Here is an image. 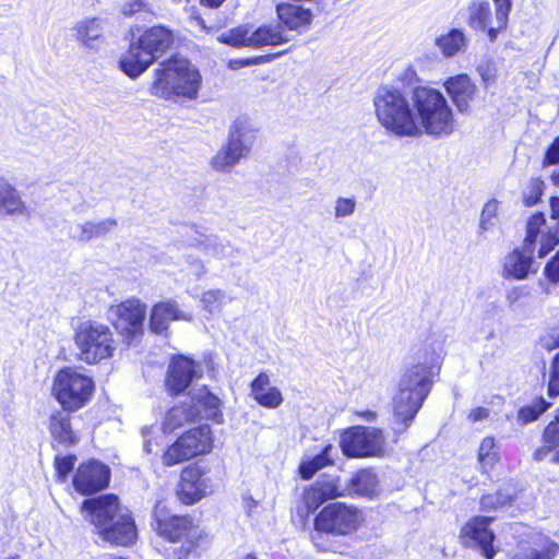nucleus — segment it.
<instances>
[{
	"instance_id": "nucleus-1",
	"label": "nucleus",
	"mask_w": 559,
	"mask_h": 559,
	"mask_svg": "<svg viewBox=\"0 0 559 559\" xmlns=\"http://www.w3.org/2000/svg\"><path fill=\"white\" fill-rule=\"evenodd\" d=\"M372 104L379 124L397 138H444L456 129L454 110L447 97L429 85L413 87L409 97L396 86L380 85Z\"/></svg>"
},
{
	"instance_id": "nucleus-2",
	"label": "nucleus",
	"mask_w": 559,
	"mask_h": 559,
	"mask_svg": "<svg viewBox=\"0 0 559 559\" xmlns=\"http://www.w3.org/2000/svg\"><path fill=\"white\" fill-rule=\"evenodd\" d=\"M432 369L426 364L407 367L393 396V431L403 435L412 425L432 385Z\"/></svg>"
},
{
	"instance_id": "nucleus-3",
	"label": "nucleus",
	"mask_w": 559,
	"mask_h": 559,
	"mask_svg": "<svg viewBox=\"0 0 559 559\" xmlns=\"http://www.w3.org/2000/svg\"><path fill=\"white\" fill-rule=\"evenodd\" d=\"M82 510L88 512L99 536L114 545L128 546L136 539V528L131 516L123 512L114 495L87 499Z\"/></svg>"
},
{
	"instance_id": "nucleus-4",
	"label": "nucleus",
	"mask_w": 559,
	"mask_h": 559,
	"mask_svg": "<svg viewBox=\"0 0 559 559\" xmlns=\"http://www.w3.org/2000/svg\"><path fill=\"white\" fill-rule=\"evenodd\" d=\"M201 85L202 76L189 60L170 58L154 70L148 91L153 96L167 100H193L198 97Z\"/></svg>"
},
{
	"instance_id": "nucleus-5",
	"label": "nucleus",
	"mask_w": 559,
	"mask_h": 559,
	"mask_svg": "<svg viewBox=\"0 0 559 559\" xmlns=\"http://www.w3.org/2000/svg\"><path fill=\"white\" fill-rule=\"evenodd\" d=\"M154 528L169 542L183 540L180 546L173 547L174 559H200L210 544L209 535L187 516H169L165 507L157 503L154 508Z\"/></svg>"
},
{
	"instance_id": "nucleus-6",
	"label": "nucleus",
	"mask_w": 559,
	"mask_h": 559,
	"mask_svg": "<svg viewBox=\"0 0 559 559\" xmlns=\"http://www.w3.org/2000/svg\"><path fill=\"white\" fill-rule=\"evenodd\" d=\"M94 392L92 377L75 368L64 367L53 377L51 395L66 412H76L86 406Z\"/></svg>"
},
{
	"instance_id": "nucleus-7",
	"label": "nucleus",
	"mask_w": 559,
	"mask_h": 559,
	"mask_svg": "<svg viewBox=\"0 0 559 559\" xmlns=\"http://www.w3.org/2000/svg\"><path fill=\"white\" fill-rule=\"evenodd\" d=\"M74 343L79 359L90 365L112 357L116 349L111 330L96 321L82 322L75 331Z\"/></svg>"
},
{
	"instance_id": "nucleus-8",
	"label": "nucleus",
	"mask_w": 559,
	"mask_h": 559,
	"mask_svg": "<svg viewBox=\"0 0 559 559\" xmlns=\"http://www.w3.org/2000/svg\"><path fill=\"white\" fill-rule=\"evenodd\" d=\"M257 130L246 120L238 119L230 127L228 141L211 159L217 171L228 173L247 157L255 142Z\"/></svg>"
},
{
	"instance_id": "nucleus-9",
	"label": "nucleus",
	"mask_w": 559,
	"mask_h": 559,
	"mask_svg": "<svg viewBox=\"0 0 559 559\" xmlns=\"http://www.w3.org/2000/svg\"><path fill=\"white\" fill-rule=\"evenodd\" d=\"M213 448V437L210 426L202 425L180 436L167 448L163 463L173 466L209 453Z\"/></svg>"
},
{
	"instance_id": "nucleus-10",
	"label": "nucleus",
	"mask_w": 559,
	"mask_h": 559,
	"mask_svg": "<svg viewBox=\"0 0 559 559\" xmlns=\"http://www.w3.org/2000/svg\"><path fill=\"white\" fill-rule=\"evenodd\" d=\"M384 445L383 431L376 427H352L341 438V449L348 457L383 456Z\"/></svg>"
},
{
	"instance_id": "nucleus-11",
	"label": "nucleus",
	"mask_w": 559,
	"mask_h": 559,
	"mask_svg": "<svg viewBox=\"0 0 559 559\" xmlns=\"http://www.w3.org/2000/svg\"><path fill=\"white\" fill-rule=\"evenodd\" d=\"M219 40L234 47H250L259 49L265 46H277L288 39L280 25H261L253 28L251 25H240L219 36Z\"/></svg>"
},
{
	"instance_id": "nucleus-12",
	"label": "nucleus",
	"mask_w": 559,
	"mask_h": 559,
	"mask_svg": "<svg viewBox=\"0 0 559 559\" xmlns=\"http://www.w3.org/2000/svg\"><path fill=\"white\" fill-rule=\"evenodd\" d=\"M493 2L496 4L495 19L491 17V9L488 1H474L468 9V23L471 27L487 32L490 41H493L498 33L507 26L511 10L510 0H493Z\"/></svg>"
},
{
	"instance_id": "nucleus-13",
	"label": "nucleus",
	"mask_w": 559,
	"mask_h": 559,
	"mask_svg": "<svg viewBox=\"0 0 559 559\" xmlns=\"http://www.w3.org/2000/svg\"><path fill=\"white\" fill-rule=\"evenodd\" d=\"M146 307L136 298L127 299L109 308V319L117 332L131 341L142 333Z\"/></svg>"
},
{
	"instance_id": "nucleus-14",
	"label": "nucleus",
	"mask_w": 559,
	"mask_h": 559,
	"mask_svg": "<svg viewBox=\"0 0 559 559\" xmlns=\"http://www.w3.org/2000/svg\"><path fill=\"white\" fill-rule=\"evenodd\" d=\"M359 523V513L356 509L342 503H332L325 507L316 518V530L344 535L356 530Z\"/></svg>"
},
{
	"instance_id": "nucleus-15",
	"label": "nucleus",
	"mask_w": 559,
	"mask_h": 559,
	"mask_svg": "<svg viewBox=\"0 0 559 559\" xmlns=\"http://www.w3.org/2000/svg\"><path fill=\"white\" fill-rule=\"evenodd\" d=\"M180 478L177 496L185 504H193L212 492V481L199 466L186 467Z\"/></svg>"
},
{
	"instance_id": "nucleus-16",
	"label": "nucleus",
	"mask_w": 559,
	"mask_h": 559,
	"mask_svg": "<svg viewBox=\"0 0 559 559\" xmlns=\"http://www.w3.org/2000/svg\"><path fill=\"white\" fill-rule=\"evenodd\" d=\"M491 520V518L476 516L468 521L461 532L462 543L469 547L480 548L486 559H492L496 555L492 547L495 534L488 528Z\"/></svg>"
},
{
	"instance_id": "nucleus-17",
	"label": "nucleus",
	"mask_w": 559,
	"mask_h": 559,
	"mask_svg": "<svg viewBox=\"0 0 559 559\" xmlns=\"http://www.w3.org/2000/svg\"><path fill=\"white\" fill-rule=\"evenodd\" d=\"M109 468L97 461L81 464L75 473L73 485L82 495H92L107 487L109 483Z\"/></svg>"
},
{
	"instance_id": "nucleus-18",
	"label": "nucleus",
	"mask_w": 559,
	"mask_h": 559,
	"mask_svg": "<svg viewBox=\"0 0 559 559\" xmlns=\"http://www.w3.org/2000/svg\"><path fill=\"white\" fill-rule=\"evenodd\" d=\"M443 87L457 112L463 115L472 112L478 88L467 74L448 78L443 82Z\"/></svg>"
},
{
	"instance_id": "nucleus-19",
	"label": "nucleus",
	"mask_w": 559,
	"mask_h": 559,
	"mask_svg": "<svg viewBox=\"0 0 559 559\" xmlns=\"http://www.w3.org/2000/svg\"><path fill=\"white\" fill-rule=\"evenodd\" d=\"M347 491L340 485V477L322 475L312 486L306 489L304 502L308 512L317 510L326 500L342 497Z\"/></svg>"
},
{
	"instance_id": "nucleus-20",
	"label": "nucleus",
	"mask_w": 559,
	"mask_h": 559,
	"mask_svg": "<svg viewBox=\"0 0 559 559\" xmlns=\"http://www.w3.org/2000/svg\"><path fill=\"white\" fill-rule=\"evenodd\" d=\"M199 376L197 365L192 359L185 356L174 358L168 367L166 378L168 392L173 395L183 392Z\"/></svg>"
},
{
	"instance_id": "nucleus-21",
	"label": "nucleus",
	"mask_w": 559,
	"mask_h": 559,
	"mask_svg": "<svg viewBox=\"0 0 559 559\" xmlns=\"http://www.w3.org/2000/svg\"><path fill=\"white\" fill-rule=\"evenodd\" d=\"M192 314L180 309L175 301L168 300L153 306L150 313V330L162 334L169 328L171 321H191Z\"/></svg>"
},
{
	"instance_id": "nucleus-22",
	"label": "nucleus",
	"mask_w": 559,
	"mask_h": 559,
	"mask_svg": "<svg viewBox=\"0 0 559 559\" xmlns=\"http://www.w3.org/2000/svg\"><path fill=\"white\" fill-rule=\"evenodd\" d=\"M154 60L135 39L131 41L129 49L120 57L119 66L126 75L135 79L144 73Z\"/></svg>"
},
{
	"instance_id": "nucleus-23",
	"label": "nucleus",
	"mask_w": 559,
	"mask_h": 559,
	"mask_svg": "<svg viewBox=\"0 0 559 559\" xmlns=\"http://www.w3.org/2000/svg\"><path fill=\"white\" fill-rule=\"evenodd\" d=\"M559 546L543 534L532 537L531 542L521 543L519 550L509 557V559H554Z\"/></svg>"
},
{
	"instance_id": "nucleus-24",
	"label": "nucleus",
	"mask_w": 559,
	"mask_h": 559,
	"mask_svg": "<svg viewBox=\"0 0 559 559\" xmlns=\"http://www.w3.org/2000/svg\"><path fill=\"white\" fill-rule=\"evenodd\" d=\"M136 40L154 59H157L173 45L174 34L169 28L156 25L147 28Z\"/></svg>"
},
{
	"instance_id": "nucleus-25",
	"label": "nucleus",
	"mask_w": 559,
	"mask_h": 559,
	"mask_svg": "<svg viewBox=\"0 0 559 559\" xmlns=\"http://www.w3.org/2000/svg\"><path fill=\"white\" fill-rule=\"evenodd\" d=\"M48 429L53 443L70 448L79 442V438L71 427V417L63 409L56 411L50 415Z\"/></svg>"
},
{
	"instance_id": "nucleus-26",
	"label": "nucleus",
	"mask_w": 559,
	"mask_h": 559,
	"mask_svg": "<svg viewBox=\"0 0 559 559\" xmlns=\"http://www.w3.org/2000/svg\"><path fill=\"white\" fill-rule=\"evenodd\" d=\"M28 214L26 203L20 192L8 181L0 179V217L24 216Z\"/></svg>"
},
{
	"instance_id": "nucleus-27",
	"label": "nucleus",
	"mask_w": 559,
	"mask_h": 559,
	"mask_svg": "<svg viewBox=\"0 0 559 559\" xmlns=\"http://www.w3.org/2000/svg\"><path fill=\"white\" fill-rule=\"evenodd\" d=\"M192 407L197 412V417H201L216 423L223 421V414L221 412V400L211 393L206 386L197 389L192 394Z\"/></svg>"
},
{
	"instance_id": "nucleus-28",
	"label": "nucleus",
	"mask_w": 559,
	"mask_h": 559,
	"mask_svg": "<svg viewBox=\"0 0 559 559\" xmlns=\"http://www.w3.org/2000/svg\"><path fill=\"white\" fill-rule=\"evenodd\" d=\"M117 226L115 218H105L98 222L87 221L76 224L72 229V238L79 241H90L100 238L114 230Z\"/></svg>"
},
{
	"instance_id": "nucleus-29",
	"label": "nucleus",
	"mask_w": 559,
	"mask_h": 559,
	"mask_svg": "<svg viewBox=\"0 0 559 559\" xmlns=\"http://www.w3.org/2000/svg\"><path fill=\"white\" fill-rule=\"evenodd\" d=\"M278 19L290 29H299L310 24L312 13L297 4L283 3L276 8Z\"/></svg>"
},
{
	"instance_id": "nucleus-30",
	"label": "nucleus",
	"mask_w": 559,
	"mask_h": 559,
	"mask_svg": "<svg viewBox=\"0 0 559 559\" xmlns=\"http://www.w3.org/2000/svg\"><path fill=\"white\" fill-rule=\"evenodd\" d=\"M524 251L514 250L506 257L503 271L507 276L523 280L530 274L533 264L531 257L533 250L531 249V252H528L524 249Z\"/></svg>"
},
{
	"instance_id": "nucleus-31",
	"label": "nucleus",
	"mask_w": 559,
	"mask_h": 559,
	"mask_svg": "<svg viewBox=\"0 0 559 559\" xmlns=\"http://www.w3.org/2000/svg\"><path fill=\"white\" fill-rule=\"evenodd\" d=\"M435 44L444 57L451 58L465 52L468 40L462 29L452 28L437 37Z\"/></svg>"
},
{
	"instance_id": "nucleus-32",
	"label": "nucleus",
	"mask_w": 559,
	"mask_h": 559,
	"mask_svg": "<svg viewBox=\"0 0 559 559\" xmlns=\"http://www.w3.org/2000/svg\"><path fill=\"white\" fill-rule=\"evenodd\" d=\"M74 37L86 47H94L104 32V22L99 19H85L78 22L74 27Z\"/></svg>"
},
{
	"instance_id": "nucleus-33",
	"label": "nucleus",
	"mask_w": 559,
	"mask_h": 559,
	"mask_svg": "<svg viewBox=\"0 0 559 559\" xmlns=\"http://www.w3.org/2000/svg\"><path fill=\"white\" fill-rule=\"evenodd\" d=\"M378 484L377 475L371 469H361L352 477L346 489L358 496L371 497L377 493Z\"/></svg>"
},
{
	"instance_id": "nucleus-34",
	"label": "nucleus",
	"mask_w": 559,
	"mask_h": 559,
	"mask_svg": "<svg viewBox=\"0 0 559 559\" xmlns=\"http://www.w3.org/2000/svg\"><path fill=\"white\" fill-rule=\"evenodd\" d=\"M195 419L197 412L192 406H188L186 404L175 406L166 414L163 423V429L165 432H173Z\"/></svg>"
},
{
	"instance_id": "nucleus-35",
	"label": "nucleus",
	"mask_w": 559,
	"mask_h": 559,
	"mask_svg": "<svg viewBox=\"0 0 559 559\" xmlns=\"http://www.w3.org/2000/svg\"><path fill=\"white\" fill-rule=\"evenodd\" d=\"M334 452L336 450L332 445H326L320 454L302 461L299 466L300 476L304 479H310L319 469L332 465Z\"/></svg>"
},
{
	"instance_id": "nucleus-36",
	"label": "nucleus",
	"mask_w": 559,
	"mask_h": 559,
	"mask_svg": "<svg viewBox=\"0 0 559 559\" xmlns=\"http://www.w3.org/2000/svg\"><path fill=\"white\" fill-rule=\"evenodd\" d=\"M201 247L205 254L216 259L229 258L234 251V248L229 241L213 236L203 240L201 242Z\"/></svg>"
},
{
	"instance_id": "nucleus-37",
	"label": "nucleus",
	"mask_w": 559,
	"mask_h": 559,
	"mask_svg": "<svg viewBox=\"0 0 559 559\" xmlns=\"http://www.w3.org/2000/svg\"><path fill=\"white\" fill-rule=\"evenodd\" d=\"M499 456L496 449L495 438H484L478 450V462L481 465L483 471L487 472L491 469L497 464Z\"/></svg>"
},
{
	"instance_id": "nucleus-38",
	"label": "nucleus",
	"mask_w": 559,
	"mask_h": 559,
	"mask_svg": "<svg viewBox=\"0 0 559 559\" xmlns=\"http://www.w3.org/2000/svg\"><path fill=\"white\" fill-rule=\"evenodd\" d=\"M229 300L230 298L222 289H210L201 296L202 308L209 313L218 312Z\"/></svg>"
},
{
	"instance_id": "nucleus-39",
	"label": "nucleus",
	"mask_w": 559,
	"mask_h": 559,
	"mask_svg": "<svg viewBox=\"0 0 559 559\" xmlns=\"http://www.w3.org/2000/svg\"><path fill=\"white\" fill-rule=\"evenodd\" d=\"M499 202L489 200L483 207L480 214L479 228L481 231L492 230L499 223L498 217Z\"/></svg>"
},
{
	"instance_id": "nucleus-40",
	"label": "nucleus",
	"mask_w": 559,
	"mask_h": 559,
	"mask_svg": "<svg viewBox=\"0 0 559 559\" xmlns=\"http://www.w3.org/2000/svg\"><path fill=\"white\" fill-rule=\"evenodd\" d=\"M545 216L543 213H537V214H534L528 223H527V228H526V237L524 239V245H523V248L531 252V248L533 247V245H535L537 242V239H538V236H539V233H540V228L545 225Z\"/></svg>"
},
{
	"instance_id": "nucleus-41",
	"label": "nucleus",
	"mask_w": 559,
	"mask_h": 559,
	"mask_svg": "<svg viewBox=\"0 0 559 559\" xmlns=\"http://www.w3.org/2000/svg\"><path fill=\"white\" fill-rule=\"evenodd\" d=\"M548 406L549 404L543 397H539L532 404L522 407L519 411L518 419L524 425L534 421L548 408Z\"/></svg>"
},
{
	"instance_id": "nucleus-42",
	"label": "nucleus",
	"mask_w": 559,
	"mask_h": 559,
	"mask_svg": "<svg viewBox=\"0 0 559 559\" xmlns=\"http://www.w3.org/2000/svg\"><path fill=\"white\" fill-rule=\"evenodd\" d=\"M512 500V493L510 490L503 489L496 493L484 495L480 500V504L484 510L491 511L506 507Z\"/></svg>"
},
{
	"instance_id": "nucleus-43",
	"label": "nucleus",
	"mask_w": 559,
	"mask_h": 559,
	"mask_svg": "<svg viewBox=\"0 0 559 559\" xmlns=\"http://www.w3.org/2000/svg\"><path fill=\"white\" fill-rule=\"evenodd\" d=\"M357 201L354 197H338L334 201L333 215L336 221L354 215Z\"/></svg>"
},
{
	"instance_id": "nucleus-44",
	"label": "nucleus",
	"mask_w": 559,
	"mask_h": 559,
	"mask_svg": "<svg viewBox=\"0 0 559 559\" xmlns=\"http://www.w3.org/2000/svg\"><path fill=\"white\" fill-rule=\"evenodd\" d=\"M75 462H76L75 455L70 454V455H66V456H60V455L56 456L55 466H56V471H57L58 480H60L62 483L66 481L68 475L70 474V472H72Z\"/></svg>"
},
{
	"instance_id": "nucleus-45",
	"label": "nucleus",
	"mask_w": 559,
	"mask_h": 559,
	"mask_svg": "<svg viewBox=\"0 0 559 559\" xmlns=\"http://www.w3.org/2000/svg\"><path fill=\"white\" fill-rule=\"evenodd\" d=\"M120 12L124 16H132L141 12L153 13V9L152 4L145 0H126L120 7Z\"/></svg>"
},
{
	"instance_id": "nucleus-46",
	"label": "nucleus",
	"mask_w": 559,
	"mask_h": 559,
	"mask_svg": "<svg viewBox=\"0 0 559 559\" xmlns=\"http://www.w3.org/2000/svg\"><path fill=\"white\" fill-rule=\"evenodd\" d=\"M260 405L267 408H276L283 403L282 393L277 388H272L263 393H260L254 399Z\"/></svg>"
},
{
	"instance_id": "nucleus-47",
	"label": "nucleus",
	"mask_w": 559,
	"mask_h": 559,
	"mask_svg": "<svg viewBox=\"0 0 559 559\" xmlns=\"http://www.w3.org/2000/svg\"><path fill=\"white\" fill-rule=\"evenodd\" d=\"M538 346L545 350L559 347V328L546 330L538 338Z\"/></svg>"
},
{
	"instance_id": "nucleus-48",
	"label": "nucleus",
	"mask_w": 559,
	"mask_h": 559,
	"mask_svg": "<svg viewBox=\"0 0 559 559\" xmlns=\"http://www.w3.org/2000/svg\"><path fill=\"white\" fill-rule=\"evenodd\" d=\"M548 393L550 396H556L559 394V353L555 355L551 362L548 381Z\"/></svg>"
},
{
	"instance_id": "nucleus-49",
	"label": "nucleus",
	"mask_w": 559,
	"mask_h": 559,
	"mask_svg": "<svg viewBox=\"0 0 559 559\" xmlns=\"http://www.w3.org/2000/svg\"><path fill=\"white\" fill-rule=\"evenodd\" d=\"M558 243H559V229L555 230L554 233H547V234L543 233L540 236V248L538 250V255L540 258L545 257Z\"/></svg>"
},
{
	"instance_id": "nucleus-50",
	"label": "nucleus",
	"mask_w": 559,
	"mask_h": 559,
	"mask_svg": "<svg viewBox=\"0 0 559 559\" xmlns=\"http://www.w3.org/2000/svg\"><path fill=\"white\" fill-rule=\"evenodd\" d=\"M544 182L534 179L530 183V192L525 195L526 205L531 206L538 202L540 195L543 194Z\"/></svg>"
},
{
	"instance_id": "nucleus-51",
	"label": "nucleus",
	"mask_w": 559,
	"mask_h": 559,
	"mask_svg": "<svg viewBox=\"0 0 559 559\" xmlns=\"http://www.w3.org/2000/svg\"><path fill=\"white\" fill-rule=\"evenodd\" d=\"M544 441L550 448L559 445V420L551 421L544 431Z\"/></svg>"
},
{
	"instance_id": "nucleus-52",
	"label": "nucleus",
	"mask_w": 559,
	"mask_h": 559,
	"mask_svg": "<svg viewBox=\"0 0 559 559\" xmlns=\"http://www.w3.org/2000/svg\"><path fill=\"white\" fill-rule=\"evenodd\" d=\"M267 60H270L269 56H259V57L247 58V59H231L228 62V67L231 70H237V69H240L242 67H248V66H252V64H260V63H263V62H265Z\"/></svg>"
},
{
	"instance_id": "nucleus-53",
	"label": "nucleus",
	"mask_w": 559,
	"mask_h": 559,
	"mask_svg": "<svg viewBox=\"0 0 559 559\" xmlns=\"http://www.w3.org/2000/svg\"><path fill=\"white\" fill-rule=\"evenodd\" d=\"M273 386H270V378L265 373H260L252 382L251 390L253 397H258L260 393H263Z\"/></svg>"
},
{
	"instance_id": "nucleus-54",
	"label": "nucleus",
	"mask_w": 559,
	"mask_h": 559,
	"mask_svg": "<svg viewBox=\"0 0 559 559\" xmlns=\"http://www.w3.org/2000/svg\"><path fill=\"white\" fill-rule=\"evenodd\" d=\"M545 275L551 283L559 282V251L545 266Z\"/></svg>"
},
{
	"instance_id": "nucleus-55",
	"label": "nucleus",
	"mask_w": 559,
	"mask_h": 559,
	"mask_svg": "<svg viewBox=\"0 0 559 559\" xmlns=\"http://www.w3.org/2000/svg\"><path fill=\"white\" fill-rule=\"evenodd\" d=\"M545 163L550 165L559 163V135L554 140L547 150Z\"/></svg>"
},
{
	"instance_id": "nucleus-56",
	"label": "nucleus",
	"mask_w": 559,
	"mask_h": 559,
	"mask_svg": "<svg viewBox=\"0 0 559 559\" xmlns=\"http://www.w3.org/2000/svg\"><path fill=\"white\" fill-rule=\"evenodd\" d=\"M477 71L486 85L491 83L496 78V71L489 63L479 64Z\"/></svg>"
},
{
	"instance_id": "nucleus-57",
	"label": "nucleus",
	"mask_w": 559,
	"mask_h": 559,
	"mask_svg": "<svg viewBox=\"0 0 559 559\" xmlns=\"http://www.w3.org/2000/svg\"><path fill=\"white\" fill-rule=\"evenodd\" d=\"M489 416V411L485 407H476L472 409L468 414V419L472 423H476L483 419H486Z\"/></svg>"
},
{
	"instance_id": "nucleus-58",
	"label": "nucleus",
	"mask_w": 559,
	"mask_h": 559,
	"mask_svg": "<svg viewBox=\"0 0 559 559\" xmlns=\"http://www.w3.org/2000/svg\"><path fill=\"white\" fill-rule=\"evenodd\" d=\"M190 270L197 280L201 278L206 272L203 262L199 259H193L190 262Z\"/></svg>"
},
{
	"instance_id": "nucleus-59",
	"label": "nucleus",
	"mask_w": 559,
	"mask_h": 559,
	"mask_svg": "<svg viewBox=\"0 0 559 559\" xmlns=\"http://www.w3.org/2000/svg\"><path fill=\"white\" fill-rule=\"evenodd\" d=\"M356 416L360 417L361 419L368 423H372L377 419V414L372 411L357 412Z\"/></svg>"
},
{
	"instance_id": "nucleus-60",
	"label": "nucleus",
	"mask_w": 559,
	"mask_h": 559,
	"mask_svg": "<svg viewBox=\"0 0 559 559\" xmlns=\"http://www.w3.org/2000/svg\"><path fill=\"white\" fill-rule=\"evenodd\" d=\"M551 217L559 219V198L554 197L550 200Z\"/></svg>"
},
{
	"instance_id": "nucleus-61",
	"label": "nucleus",
	"mask_w": 559,
	"mask_h": 559,
	"mask_svg": "<svg viewBox=\"0 0 559 559\" xmlns=\"http://www.w3.org/2000/svg\"><path fill=\"white\" fill-rule=\"evenodd\" d=\"M225 0H200L202 5L209 7V8H218L222 5V3Z\"/></svg>"
},
{
	"instance_id": "nucleus-62",
	"label": "nucleus",
	"mask_w": 559,
	"mask_h": 559,
	"mask_svg": "<svg viewBox=\"0 0 559 559\" xmlns=\"http://www.w3.org/2000/svg\"><path fill=\"white\" fill-rule=\"evenodd\" d=\"M550 448L549 449H539L535 452V457L536 460H543V456L547 454V452H549Z\"/></svg>"
},
{
	"instance_id": "nucleus-63",
	"label": "nucleus",
	"mask_w": 559,
	"mask_h": 559,
	"mask_svg": "<svg viewBox=\"0 0 559 559\" xmlns=\"http://www.w3.org/2000/svg\"><path fill=\"white\" fill-rule=\"evenodd\" d=\"M551 179H552L554 185L559 187V171L557 174H554Z\"/></svg>"
},
{
	"instance_id": "nucleus-64",
	"label": "nucleus",
	"mask_w": 559,
	"mask_h": 559,
	"mask_svg": "<svg viewBox=\"0 0 559 559\" xmlns=\"http://www.w3.org/2000/svg\"><path fill=\"white\" fill-rule=\"evenodd\" d=\"M552 462L559 463V450L554 454Z\"/></svg>"
}]
</instances>
